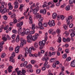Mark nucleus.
I'll return each mask as SVG.
<instances>
[{
  "label": "nucleus",
  "instance_id": "nucleus-20",
  "mask_svg": "<svg viewBox=\"0 0 75 75\" xmlns=\"http://www.w3.org/2000/svg\"><path fill=\"white\" fill-rule=\"evenodd\" d=\"M19 40H20V36H19V35H18L17 36V37L16 39V42H19Z\"/></svg>",
  "mask_w": 75,
  "mask_h": 75
},
{
  "label": "nucleus",
  "instance_id": "nucleus-59",
  "mask_svg": "<svg viewBox=\"0 0 75 75\" xmlns=\"http://www.w3.org/2000/svg\"><path fill=\"white\" fill-rule=\"evenodd\" d=\"M27 41L28 42H31V39H28L27 40Z\"/></svg>",
  "mask_w": 75,
  "mask_h": 75
},
{
  "label": "nucleus",
  "instance_id": "nucleus-19",
  "mask_svg": "<svg viewBox=\"0 0 75 75\" xmlns=\"http://www.w3.org/2000/svg\"><path fill=\"white\" fill-rule=\"evenodd\" d=\"M10 62H15V61H14V59H13V57H10V59L9 60Z\"/></svg>",
  "mask_w": 75,
  "mask_h": 75
},
{
  "label": "nucleus",
  "instance_id": "nucleus-26",
  "mask_svg": "<svg viewBox=\"0 0 75 75\" xmlns=\"http://www.w3.org/2000/svg\"><path fill=\"white\" fill-rule=\"evenodd\" d=\"M55 58H51L50 60V62H55Z\"/></svg>",
  "mask_w": 75,
  "mask_h": 75
},
{
  "label": "nucleus",
  "instance_id": "nucleus-50",
  "mask_svg": "<svg viewBox=\"0 0 75 75\" xmlns=\"http://www.w3.org/2000/svg\"><path fill=\"white\" fill-rule=\"evenodd\" d=\"M4 44V41H2L0 42V46H2Z\"/></svg>",
  "mask_w": 75,
  "mask_h": 75
},
{
  "label": "nucleus",
  "instance_id": "nucleus-17",
  "mask_svg": "<svg viewBox=\"0 0 75 75\" xmlns=\"http://www.w3.org/2000/svg\"><path fill=\"white\" fill-rule=\"evenodd\" d=\"M30 57H33V54H31V47L29 48V52Z\"/></svg>",
  "mask_w": 75,
  "mask_h": 75
},
{
  "label": "nucleus",
  "instance_id": "nucleus-54",
  "mask_svg": "<svg viewBox=\"0 0 75 75\" xmlns=\"http://www.w3.org/2000/svg\"><path fill=\"white\" fill-rule=\"evenodd\" d=\"M74 0H69V2L70 4H72L74 3Z\"/></svg>",
  "mask_w": 75,
  "mask_h": 75
},
{
  "label": "nucleus",
  "instance_id": "nucleus-58",
  "mask_svg": "<svg viewBox=\"0 0 75 75\" xmlns=\"http://www.w3.org/2000/svg\"><path fill=\"white\" fill-rule=\"evenodd\" d=\"M60 18L62 20H63L64 19V16L63 15H60Z\"/></svg>",
  "mask_w": 75,
  "mask_h": 75
},
{
  "label": "nucleus",
  "instance_id": "nucleus-49",
  "mask_svg": "<svg viewBox=\"0 0 75 75\" xmlns=\"http://www.w3.org/2000/svg\"><path fill=\"white\" fill-rule=\"evenodd\" d=\"M33 16L32 15H30L29 16V19L30 20H32L33 18Z\"/></svg>",
  "mask_w": 75,
  "mask_h": 75
},
{
  "label": "nucleus",
  "instance_id": "nucleus-10",
  "mask_svg": "<svg viewBox=\"0 0 75 75\" xmlns=\"http://www.w3.org/2000/svg\"><path fill=\"white\" fill-rule=\"evenodd\" d=\"M22 31V27L20 26L18 28V33L19 35L21 34V31Z\"/></svg>",
  "mask_w": 75,
  "mask_h": 75
},
{
  "label": "nucleus",
  "instance_id": "nucleus-34",
  "mask_svg": "<svg viewBox=\"0 0 75 75\" xmlns=\"http://www.w3.org/2000/svg\"><path fill=\"white\" fill-rule=\"evenodd\" d=\"M35 24H33L32 25V29L34 30L35 29Z\"/></svg>",
  "mask_w": 75,
  "mask_h": 75
},
{
  "label": "nucleus",
  "instance_id": "nucleus-41",
  "mask_svg": "<svg viewBox=\"0 0 75 75\" xmlns=\"http://www.w3.org/2000/svg\"><path fill=\"white\" fill-rule=\"evenodd\" d=\"M38 57H41V56H42V53L41 52H39L38 53Z\"/></svg>",
  "mask_w": 75,
  "mask_h": 75
},
{
  "label": "nucleus",
  "instance_id": "nucleus-28",
  "mask_svg": "<svg viewBox=\"0 0 75 75\" xmlns=\"http://www.w3.org/2000/svg\"><path fill=\"white\" fill-rule=\"evenodd\" d=\"M40 17H41V15L39 14V13L36 14V19H38V18H40Z\"/></svg>",
  "mask_w": 75,
  "mask_h": 75
},
{
  "label": "nucleus",
  "instance_id": "nucleus-14",
  "mask_svg": "<svg viewBox=\"0 0 75 75\" xmlns=\"http://www.w3.org/2000/svg\"><path fill=\"white\" fill-rule=\"evenodd\" d=\"M17 75H25V74L24 73H22L21 71L20 70L18 71H17Z\"/></svg>",
  "mask_w": 75,
  "mask_h": 75
},
{
  "label": "nucleus",
  "instance_id": "nucleus-30",
  "mask_svg": "<svg viewBox=\"0 0 75 75\" xmlns=\"http://www.w3.org/2000/svg\"><path fill=\"white\" fill-rule=\"evenodd\" d=\"M25 52L27 54H28L29 52V49L28 50V48L27 47H26L25 49Z\"/></svg>",
  "mask_w": 75,
  "mask_h": 75
},
{
  "label": "nucleus",
  "instance_id": "nucleus-63",
  "mask_svg": "<svg viewBox=\"0 0 75 75\" xmlns=\"http://www.w3.org/2000/svg\"><path fill=\"white\" fill-rule=\"evenodd\" d=\"M69 51V49H67L65 50V52L66 53H67V54L68 53Z\"/></svg>",
  "mask_w": 75,
  "mask_h": 75
},
{
  "label": "nucleus",
  "instance_id": "nucleus-39",
  "mask_svg": "<svg viewBox=\"0 0 75 75\" xmlns=\"http://www.w3.org/2000/svg\"><path fill=\"white\" fill-rule=\"evenodd\" d=\"M71 60V58L70 57H68L66 59V61H70Z\"/></svg>",
  "mask_w": 75,
  "mask_h": 75
},
{
  "label": "nucleus",
  "instance_id": "nucleus-25",
  "mask_svg": "<svg viewBox=\"0 0 75 75\" xmlns=\"http://www.w3.org/2000/svg\"><path fill=\"white\" fill-rule=\"evenodd\" d=\"M56 31L57 34H59L61 33V30L59 28L57 29L56 30Z\"/></svg>",
  "mask_w": 75,
  "mask_h": 75
},
{
  "label": "nucleus",
  "instance_id": "nucleus-46",
  "mask_svg": "<svg viewBox=\"0 0 75 75\" xmlns=\"http://www.w3.org/2000/svg\"><path fill=\"white\" fill-rule=\"evenodd\" d=\"M4 18L5 20H7L8 19V17L6 15H4Z\"/></svg>",
  "mask_w": 75,
  "mask_h": 75
},
{
  "label": "nucleus",
  "instance_id": "nucleus-62",
  "mask_svg": "<svg viewBox=\"0 0 75 75\" xmlns=\"http://www.w3.org/2000/svg\"><path fill=\"white\" fill-rule=\"evenodd\" d=\"M59 43H60L61 42V38L59 37L58 38V41Z\"/></svg>",
  "mask_w": 75,
  "mask_h": 75
},
{
  "label": "nucleus",
  "instance_id": "nucleus-24",
  "mask_svg": "<svg viewBox=\"0 0 75 75\" xmlns=\"http://www.w3.org/2000/svg\"><path fill=\"white\" fill-rule=\"evenodd\" d=\"M27 39H31L32 38V35L31 34H29L26 37Z\"/></svg>",
  "mask_w": 75,
  "mask_h": 75
},
{
  "label": "nucleus",
  "instance_id": "nucleus-2",
  "mask_svg": "<svg viewBox=\"0 0 75 75\" xmlns=\"http://www.w3.org/2000/svg\"><path fill=\"white\" fill-rule=\"evenodd\" d=\"M45 41L44 40H43L42 41H40L39 45L40 46H41L40 47V49H41L43 48V46L45 45Z\"/></svg>",
  "mask_w": 75,
  "mask_h": 75
},
{
  "label": "nucleus",
  "instance_id": "nucleus-12",
  "mask_svg": "<svg viewBox=\"0 0 75 75\" xmlns=\"http://www.w3.org/2000/svg\"><path fill=\"white\" fill-rule=\"evenodd\" d=\"M8 6H9V10H12L13 9V6L11 5V3L9 2L8 4Z\"/></svg>",
  "mask_w": 75,
  "mask_h": 75
},
{
  "label": "nucleus",
  "instance_id": "nucleus-21",
  "mask_svg": "<svg viewBox=\"0 0 75 75\" xmlns=\"http://www.w3.org/2000/svg\"><path fill=\"white\" fill-rule=\"evenodd\" d=\"M25 35H27L29 33H30V29H27L25 30Z\"/></svg>",
  "mask_w": 75,
  "mask_h": 75
},
{
  "label": "nucleus",
  "instance_id": "nucleus-27",
  "mask_svg": "<svg viewBox=\"0 0 75 75\" xmlns=\"http://www.w3.org/2000/svg\"><path fill=\"white\" fill-rule=\"evenodd\" d=\"M66 11H69L70 10V6H67L65 8Z\"/></svg>",
  "mask_w": 75,
  "mask_h": 75
},
{
  "label": "nucleus",
  "instance_id": "nucleus-1",
  "mask_svg": "<svg viewBox=\"0 0 75 75\" xmlns=\"http://www.w3.org/2000/svg\"><path fill=\"white\" fill-rule=\"evenodd\" d=\"M49 57H45V56L43 57L41 59L42 61H45V63L44 64V67H46V65L48 64V62H47V61L49 60Z\"/></svg>",
  "mask_w": 75,
  "mask_h": 75
},
{
  "label": "nucleus",
  "instance_id": "nucleus-3",
  "mask_svg": "<svg viewBox=\"0 0 75 75\" xmlns=\"http://www.w3.org/2000/svg\"><path fill=\"white\" fill-rule=\"evenodd\" d=\"M48 25H49L50 27H52V26H54L55 25V22L54 20H52L51 21H51L50 20L48 22Z\"/></svg>",
  "mask_w": 75,
  "mask_h": 75
},
{
  "label": "nucleus",
  "instance_id": "nucleus-52",
  "mask_svg": "<svg viewBox=\"0 0 75 75\" xmlns=\"http://www.w3.org/2000/svg\"><path fill=\"white\" fill-rule=\"evenodd\" d=\"M28 64V62L27 61H25L24 62L23 65L24 67H25L27 65V64Z\"/></svg>",
  "mask_w": 75,
  "mask_h": 75
},
{
  "label": "nucleus",
  "instance_id": "nucleus-47",
  "mask_svg": "<svg viewBox=\"0 0 75 75\" xmlns=\"http://www.w3.org/2000/svg\"><path fill=\"white\" fill-rule=\"evenodd\" d=\"M11 55L12 57H15L16 56V53H15L14 52H13Z\"/></svg>",
  "mask_w": 75,
  "mask_h": 75
},
{
  "label": "nucleus",
  "instance_id": "nucleus-40",
  "mask_svg": "<svg viewBox=\"0 0 75 75\" xmlns=\"http://www.w3.org/2000/svg\"><path fill=\"white\" fill-rule=\"evenodd\" d=\"M23 4H21L20 5V7L19 8V10H20L21 11V10L23 9Z\"/></svg>",
  "mask_w": 75,
  "mask_h": 75
},
{
  "label": "nucleus",
  "instance_id": "nucleus-56",
  "mask_svg": "<svg viewBox=\"0 0 75 75\" xmlns=\"http://www.w3.org/2000/svg\"><path fill=\"white\" fill-rule=\"evenodd\" d=\"M69 28H72L73 27H74V25H73V24L71 23L69 26Z\"/></svg>",
  "mask_w": 75,
  "mask_h": 75
},
{
  "label": "nucleus",
  "instance_id": "nucleus-33",
  "mask_svg": "<svg viewBox=\"0 0 75 75\" xmlns=\"http://www.w3.org/2000/svg\"><path fill=\"white\" fill-rule=\"evenodd\" d=\"M40 72H41V70L40 69H37L36 70V73L38 74H39Z\"/></svg>",
  "mask_w": 75,
  "mask_h": 75
},
{
  "label": "nucleus",
  "instance_id": "nucleus-9",
  "mask_svg": "<svg viewBox=\"0 0 75 75\" xmlns=\"http://www.w3.org/2000/svg\"><path fill=\"white\" fill-rule=\"evenodd\" d=\"M23 21L20 22L19 23H17L16 24V26L18 27H21L23 25Z\"/></svg>",
  "mask_w": 75,
  "mask_h": 75
},
{
  "label": "nucleus",
  "instance_id": "nucleus-13",
  "mask_svg": "<svg viewBox=\"0 0 75 75\" xmlns=\"http://www.w3.org/2000/svg\"><path fill=\"white\" fill-rule=\"evenodd\" d=\"M19 50H20V46H18L15 48V52L16 53L19 52Z\"/></svg>",
  "mask_w": 75,
  "mask_h": 75
},
{
  "label": "nucleus",
  "instance_id": "nucleus-45",
  "mask_svg": "<svg viewBox=\"0 0 75 75\" xmlns=\"http://www.w3.org/2000/svg\"><path fill=\"white\" fill-rule=\"evenodd\" d=\"M15 17H16V14H12L11 16V18H14Z\"/></svg>",
  "mask_w": 75,
  "mask_h": 75
},
{
  "label": "nucleus",
  "instance_id": "nucleus-11",
  "mask_svg": "<svg viewBox=\"0 0 75 75\" xmlns=\"http://www.w3.org/2000/svg\"><path fill=\"white\" fill-rule=\"evenodd\" d=\"M66 21L68 25H69L70 24L71 22H70V20L69 18H66Z\"/></svg>",
  "mask_w": 75,
  "mask_h": 75
},
{
  "label": "nucleus",
  "instance_id": "nucleus-57",
  "mask_svg": "<svg viewBox=\"0 0 75 75\" xmlns=\"http://www.w3.org/2000/svg\"><path fill=\"white\" fill-rule=\"evenodd\" d=\"M49 49L51 51H54V48L52 47H50L49 48Z\"/></svg>",
  "mask_w": 75,
  "mask_h": 75
},
{
  "label": "nucleus",
  "instance_id": "nucleus-15",
  "mask_svg": "<svg viewBox=\"0 0 75 75\" xmlns=\"http://www.w3.org/2000/svg\"><path fill=\"white\" fill-rule=\"evenodd\" d=\"M38 38V37L35 35H34L33 36H32V41H35L36 40H37Z\"/></svg>",
  "mask_w": 75,
  "mask_h": 75
},
{
  "label": "nucleus",
  "instance_id": "nucleus-64",
  "mask_svg": "<svg viewBox=\"0 0 75 75\" xmlns=\"http://www.w3.org/2000/svg\"><path fill=\"white\" fill-rule=\"evenodd\" d=\"M6 38L8 40H10L11 39V38L8 35H7L6 36Z\"/></svg>",
  "mask_w": 75,
  "mask_h": 75
},
{
  "label": "nucleus",
  "instance_id": "nucleus-6",
  "mask_svg": "<svg viewBox=\"0 0 75 75\" xmlns=\"http://www.w3.org/2000/svg\"><path fill=\"white\" fill-rule=\"evenodd\" d=\"M47 10L45 8H44L43 9H41L40 11V13H42L43 14H46V12Z\"/></svg>",
  "mask_w": 75,
  "mask_h": 75
},
{
  "label": "nucleus",
  "instance_id": "nucleus-60",
  "mask_svg": "<svg viewBox=\"0 0 75 75\" xmlns=\"http://www.w3.org/2000/svg\"><path fill=\"white\" fill-rule=\"evenodd\" d=\"M2 40L4 41H7V38L6 37H4L2 38Z\"/></svg>",
  "mask_w": 75,
  "mask_h": 75
},
{
  "label": "nucleus",
  "instance_id": "nucleus-18",
  "mask_svg": "<svg viewBox=\"0 0 75 75\" xmlns=\"http://www.w3.org/2000/svg\"><path fill=\"white\" fill-rule=\"evenodd\" d=\"M37 11H38L37 9V8H35L33 10V13L34 14H36L37 13Z\"/></svg>",
  "mask_w": 75,
  "mask_h": 75
},
{
  "label": "nucleus",
  "instance_id": "nucleus-8",
  "mask_svg": "<svg viewBox=\"0 0 75 75\" xmlns=\"http://www.w3.org/2000/svg\"><path fill=\"white\" fill-rule=\"evenodd\" d=\"M70 65L71 67H75V60L74 59L71 63Z\"/></svg>",
  "mask_w": 75,
  "mask_h": 75
},
{
  "label": "nucleus",
  "instance_id": "nucleus-51",
  "mask_svg": "<svg viewBox=\"0 0 75 75\" xmlns=\"http://www.w3.org/2000/svg\"><path fill=\"white\" fill-rule=\"evenodd\" d=\"M13 4L15 5H19V3H18V2L17 1H15L13 3Z\"/></svg>",
  "mask_w": 75,
  "mask_h": 75
},
{
  "label": "nucleus",
  "instance_id": "nucleus-48",
  "mask_svg": "<svg viewBox=\"0 0 75 75\" xmlns=\"http://www.w3.org/2000/svg\"><path fill=\"white\" fill-rule=\"evenodd\" d=\"M8 28V25H7L6 27L4 28V30H7Z\"/></svg>",
  "mask_w": 75,
  "mask_h": 75
},
{
  "label": "nucleus",
  "instance_id": "nucleus-7",
  "mask_svg": "<svg viewBox=\"0 0 75 75\" xmlns=\"http://www.w3.org/2000/svg\"><path fill=\"white\" fill-rule=\"evenodd\" d=\"M38 25L39 26L40 28L41 29V30H43L44 27H43V25H42V22H40L38 24Z\"/></svg>",
  "mask_w": 75,
  "mask_h": 75
},
{
  "label": "nucleus",
  "instance_id": "nucleus-36",
  "mask_svg": "<svg viewBox=\"0 0 75 75\" xmlns=\"http://www.w3.org/2000/svg\"><path fill=\"white\" fill-rule=\"evenodd\" d=\"M65 36L66 37H67L68 36V35L69 34V33L67 31H65Z\"/></svg>",
  "mask_w": 75,
  "mask_h": 75
},
{
  "label": "nucleus",
  "instance_id": "nucleus-35",
  "mask_svg": "<svg viewBox=\"0 0 75 75\" xmlns=\"http://www.w3.org/2000/svg\"><path fill=\"white\" fill-rule=\"evenodd\" d=\"M67 57V54H64L62 55V58H64V59H65V58H66Z\"/></svg>",
  "mask_w": 75,
  "mask_h": 75
},
{
  "label": "nucleus",
  "instance_id": "nucleus-4",
  "mask_svg": "<svg viewBox=\"0 0 75 75\" xmlns=\"http://www.w3.org/2000/svg\"><path fill=\"white\" fill-rule=\"evenodd\" d=\"M8 11H9V9H8L7 10V9L6 8H4L3 10L2 9H1L0 10V12L2 14H4L6 13V12H8Z\"/></svg>",
  "mask_w": 75,
  "mask_h": 75
},
{
  "label": "nucleus",
  "instance_id": "nucleus-32",
  "mask_svg": "<svg viewBox=\"0 0 75 75\" xmlns=\"http://www.w3.org/2000/svg\"><path fill=\"white\" fill-rule=\"evenodd\" d=\"M38 21L40 23H41V22L43 21V18L42 17L40 18L38 20Z\"/></svg>",
  "mask_w": 75,
  "mask_h": 75
},
{
  "label": "nucleus",
  "instance_id": "nucleus-38",
  "mask_svg": "<svg viewBox=\"0 0 75 75\" xmlns=\"http://www.w3.org/2000/svg\"><path fill=\"white\" fill-rule=\"evenodd\" d=\"M54 30L52 29H50L49 30V33L50 34H51L52 33V31H53Z\"/></svg>",
  "mask_w": 75,
  "mask_h": 75
},
{
  "label": "nucleus",
  "instance_id": "nucleus-37",
  "mask_svg": "<svg viewBox=\"0 0 75 75\" xmlns=\"http://www.w3.org/2000/svg\"><path fill=\"white\" fill-rule=\"evenodd\" d=\"M66 6V5L65 4H64L63 5H62L60 7L62 8H64Z\"/></svg>",
  "mask_w": 75,
  "mask_h": 75
},
{
  "label": "nucleus",
  "instance_id": "nucleus-16",
  "mask_svg": "<svg viewBox=\"0 0 75 75\" xmlns=\"http://www.w3.org/2000/svg\"><path fill=\"white\" fill-rule=\"evenodd\" d=\"M52 18L53 19H55L57 16V14L56 13H54L52 15Z\"/></svg>",
  "mask_w": 75,
  "mask_h": 75
},
{
  "label": "nucleus",
  "instance_id": "nucleus-23",
  "mask_svg": "<svg viewBox=\"0 0 75 75\" xmlns=\"http://www.w3.org/2000/svg\"><path fill=\"white\" fill-rule=\"evenodd\" d=\"M75 35V31L72 32V33H70V36L71 37H74Z\"/></svg>",
  "mask_w": 75,
  "mask_h": 75
},
{
  "label": "nucleus",
  "instance_id": "nucleus-22",
  "mask_svg": "<svg viewBox=\"0 0 75 75\" xmlns=\"http://www.w3.org/2000/svg\"><path fill=\"white\" fill-rule=\"evenodd\" d=\"M47 2L46 1L44 2V4H43L42 6V8H45V7H46L47 6Z\"/></svg>",
  "mask_w": 75,
  "mask_h": 75
},
{
  "label": "nucleus",
  "instance_id": "nucleus-53",
  "mask_svg": "<svg viewBox=\"0 0 75 75\" xmlns=\"http://www.w3.org/2000/svg\"><path fill=\"white\" fill-rule=\"evenodd\" d=\"M64 70H65V67L64 66L62 67L61 68L62 72H64Z\"/></svg>",
  "mask_w": 75,
  "mask_h": 75
},
{
  "label": "nucleus",
  "instance_id": "nucleus-43",
  "mask_svg": "<svg viewBox=\"0 0 75 75\" xmlns=\"http://www.w3.org/2000/svg\"><path fill=\"white\" fill-rule=\"evenodd\" d=\"M12 33L14 34H17V31L16 30H12Z\"/></svg>",
  "mask_w": 75,
  "mask_h": 75
},
{
  "label": "nucleus",
  "instance_id": "nucleus-5",
  "mask_svg": "<svg viewBox=\"0 0 75 75\" xmlns=\"http://www.w3.org/2000/svg\"><path fill=\"white\" fill-rule=\"evenodd\" d=\"M23 42H21L20 44V47L21 48H23V47L24 44H27V41H26L25 40L23 39Z\"/></svg>",
  "mask_w": 75,
  "mask_h": 75
},
{
  "label": "nucleus",
  "instance_id": "nucleus-31",
  "mask_svg": "<svg viewBox=\"0 0 75 75\" xmlns=\"http://www.w3.org/2000/svg\"><path fill=\"white\" fill-rule=\"evenodd\" d=\"M13 24H15L16 23H17V20L16 18H13Z\"/></svg>",
  "mask_w": 75,
  "mask_h": 75
},
{
  "label": "nucleus",
  "instance_id": "nucleus-61",
  "mask_svg": "<svg viewBox=\"0 0 75 75\" xmlns=\"http://www.w3.org/2000/svg\"><path fill=\"white\" fill-rule=\"evenodd\" d=\"M64 29L65 30H66L67 29V26L65 24H64Z\"/></svg>",
  "mask_w": 75,
  "mask_h": 75
},
{
  "label": "nucleus",
  "instance_id": "nucleus-55",
  "mask_svg": "<svg viewBox=\"0 0 75 75\" xmlns=\"http://www.w3.org/2000/svg\"><path fill=\"white\" fill-rule=\"evenodd\" d=\"M61 18V15H58L57 17V20H59Z\"/></svg>",
  "mask_w": 75,
  "mask_h": 75
},
{
  "label": "nucleus",
  "instance_id": "nucleus-29",
  "mask_svg": "<svg viewBox=\"0 0 75 75\" xmlns=\"http://www.w3.org/2000/svg\"><path fill=\"white\" fill-rule=\"evenodd\" d=\"M6 53H3L2 54V55L1 56V57L2 58H4L6 57Z\"/></svg>",
  "mask_w": 75,
  "mask_h": 75
},
{
  "label": "nucleus",
  "instance_id": "nucleus-42",
  "mask_svg": "<svg viewBox=\"0 0 75 75\" xmlns=\"http://www.w3.org/2000/svg\"><path fill=\"white\" fill-rule=\"evenodd\" d=\"M9 51H12L13 50V47H10L9 48Z\"/></svg>",
  "mask_w": 75,
  "mask_h": 75
},
{
  "label": "nucleus",
  "instance_id": "nucleus-44",
  "mask_svg": "<svg viewBox=\"0 0 75 75\" xmlns=\"http://www.w3.org/2000/svg\"><path fill=\"white\" fill-rule=\"evenodd\" d=\"M34 46L35 48H37L38 47V43H35L34 44Z\"/></svg>",
  "mask_w": 75,
  "mask_h": 75
}]
</instances>
